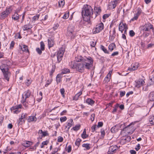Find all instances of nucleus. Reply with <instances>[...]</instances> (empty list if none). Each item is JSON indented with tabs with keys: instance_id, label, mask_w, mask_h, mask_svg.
<instances>
[{
	"instance_id": "nucleus-39",
	"label": "nucleus",
	"mask_w": 154,
	"mask_h": 154,
	"mask_svg": "<svg viewBox=\"0 0 154 154\" xmlns=\"http://www.w3.org/2000/svg\"><path fill=\"white\" fill-rule=\"evenodd\" d=\"M73 122L72 119H70L69 120V122L67 124V126L69 127V128H70L72 126V125L73 124Z\"/></svg>"
},
{
	"instance_id": "nucleus-6",
	"label": "nucleus",
	"mask_w": 154,
	"mask_h": 154,
	"mask_svg": "<svg viewBox=\"0 0 154 154\" xmlns=\"http://www.w3.org/2000/svg\"><path fill=\"white\" fill-rule=\"evenodd\" d=\"M22 106L21 104H19L11 107L10 109L11 112L14 114H17L20 112Z\"/></svg>"
},
{
	"instance_id": "nucleus-17",
	"label": "nucleus",
	"mask_w": 154,
	"mask_h": 154,
	"mask_svg": "<svg viewBox=\"0 0 154 154\" xmlns=\"http://www.w3.org/2000/svg\"><path fill=\"white\" fill-rule=\"evenodd\" d=\"M40 49L39 48V55L42 53V51H43L45 49V45L44 42L42 41L40 43Z\"/></svg>"
},
{
	"instance_id": "nucleus-52",
	"label": "nucleus",
	"mask_w": 154,
	"mask_h": 154,
	"mask_svg": "<svg viewBox=\"0 0 154 154\" xmlns=\"http://www.w3.org/2000/svg\"><path fill=\"white\" fill-rule=\"evenodd\" d=\"M67 119V118L66 116L61 117L60 119L61 122L65 121Z\"/></svg>"
},
{
	"instance_id": "nucleus-58",
	"label": "nucleus",
	"mask_w": 154,
	"mask_h": 154,
	"mask_svg": "<svg viewBox=\"0 0 154 154\" xmlns=\"http://www.w3.org/2000/svg\"><path fill=\"white\" fill-rule=\"evenodd\" d=\"M100 132L101 133V136L103 137L105 134L104 130L103 129H101Z\"/></svg>"
},
{
	"instance_id": "nucleus-27",
	"label": "nucleus",
	"mask_w": 154,
	"mask_h": 154,
	"mask_svg": "<svg viewBox=\"0 0 154 154\" xmlns=\"http://www.w3.org/2000/svg\"><path fill=\"white\" fill-rule=\"evenodd\" d=\"M12 9L11 6H9L6 8L5 11L8 15L12 11Z\"/></svg>"
},
{
	"instance_id": "nucleus-36",
	"label": "nucleus",
	"mask_w": 154,
	"mask_h": 154,
	"mask_svg": "<svg viewBox=\"0 0 154 154\" xmlns=\"http://www.w3.org/2000/svg\"><path fill=\"white\" fill-rule=\"evenodd\" d=\"M130 139L131 137H127L126 138H125L124 139H122L121 140V142L125 143L127 141H129L130 140Z\"/></svg>"
},
{
	"instance_id": "nucleus-63",
	"label": "nucleus",
	"mask_w": 154,
	"mask_h": 154,
	"mask_svg": "<svg viewBox=\"0 0 154 154\" xmlns=\"http://www.w3.org/2000/svg\"><path fill=\"white\" fill-rule=\"evenodd\" d=\"M110 15L109 14H105L103 15V19L105 20L109 17Z\"/></svg>"
},
{
	"instance_id": "nucleus-24",
	"label": "nucleus",
	"mask_w": 154,
	"mask_h": 154,
	"mask_svg": "<svg viewBox=\"0 0 154 154\" xmlns=\"http://www.w3.org/2000/svg\"><path fill=\"white\" fill-rule=\"evenodd\" d=\"M39 133L40 134H42V137H43L48 136L49 135V134L48 133V131L46 130L43 131L42 130H39Z\"/></svg>"
},
{
	"instance_id": "nucleus-3",
	"label": "nucleus",
	"mask_w": 154,
	"mask_h": 154,
	"mask_svg": "<svg viewBox=\"0 0 154 154\" xmlns=\"http://www.w3.org/2000/svg\"><path fill=\"white\" fill-rule=\"evenodd\" d=\"M6 64H2L0 66V69L2 73L7 72L9 71V66L10 65L11 62L9 60H6Z\"/></svg>"
},
{
	"instance_id": "nucleus-33",
	"label": "nucleus",
	"mask_w": 154,
	"mask_h": 154,
	"mask_svg": "<svg viewBox=\"0 0 154 154\" xmlns=\"http://www.w3.org/2000/svg\"><path fill=\"white\" fill-rule=\"evenodd\" d=\"M52 67L51 70L50 72V76L51 78H52L53 73L55 71L56 66L55 65H52Z\"/></svg>"
},
{
	"instance_id": "nucleus-13",
	"label": "nucleus",
	"mask_w": 154,
	"mask_h": 154,
	"mask_svg": "<svg viewBox=\"0 0 154 154\" xmlns=\"http://www.w3.org/2000/svg\"><path fill=\"white\" fill-rule=\"evenodd\" d=\"M31 94L29 90H27L25 92V94L24 97H25V99L24 98V97L23 96V100H22V101L24 102H25L26 100V99L27 98H29Z\"/></svg>"
},
{
	"instance_id": "nucleus-15",
	"label": "nucleus",
	"mask_w": 154,
	"mask_h": 154,
	"mask_svg": "<svg viewBox=\"0 0 154 154\" xmlns=\"http://www.w3.org/2000/svg\"><path fill=\"white\" fill-rule=\"evenodd\" d=\"M3 74L4 77V79L7 80L8 82L11 75V73L9 71H8L7 72L3 73Z\"/></svg>"
},
{
	"instance_id": "nucleus-43",
	"label": "nucleus",
	"mask_w": 154,
	"mask_h": 154,
	"mask_svg": "<svg viewBox=\"0 0 154 154\" xmlns=\"http://www.w3.org/2000/svg\"><path fill=\"white\" fill-rule=\"evenodd\" d=\"M137 68L138 67L137 66H133L132 67L129 68L128 69V70L131 71H133L137 69Z\"/></svg>"
},
{
	"instance_id": "nucleus-20",
	"label": "nucleus",
	"mask_w": 154,
	"mask_h": 154,
	"mask_svg": "<svg viewBox=\"0 0 154 154\" xmlns=\"http://www.w3.org/2000/svg\"><path fill=\"white\" fill-rule=\"evenodd\" d=\"M27 120L28 122L35 121L36 120V118L35 116H31L28 117Z\"/></svg>"
},
{
	"instance_id": "nucleus-2",
	"label": "nucleus",
	"mask_w": 154,
	"mask_h": 154,
	"mask_svg": "<svg viewBox=\"0 0 154 154\" xmlns=\"http://www.w3.org/2000/svg\"><path fill=\"white\" fill-rule=\"evenodd\" d=\"M82 15L84 20L86 22H89L91 18L93 17V11L92 7L89 5H84L81 12Z\"/></svg>"
},
{
	"instance_id": "nucleus-21",
	"label": "nucleus",
	"mask_w": 154,
	"mask_h": 154,
	"mask_svg": "<svg viewBox=\"0 0 154 154\" xmlns=\"http://www.w3.org/2000/svg\"><path fill=\"white\" fill-rule=\"evenodd\" d=\"M20 47L22 51L23 52H29L28 46L24 45H22Z\"/></svg>"
},
{
	"instance_id": "nucleus-32",
	"label": "nucleus",
	"mask_w": 154,
	"mask_h": 154,
	"mask_svg": "<svg viewBox=\"0 0 154 154\" xmlns=\"http://www.w3.org/2000/svg\"><path fill=\"white\" fill-rule=\"evenodd\" d=\"M101 49L105 54H109V51L107 50V49L103 45H100Z\"/></svg>"
},
{
	"instance_id": "nucleus-16",
	"label": "nucleus",
	"mask_w": 154,
	"mask_h": 154,
	"mask_svg": "<svg viewBox=\"0 0 154 154\" xmlns=\"http://www.w3.org/2000/svg\"><path fill=\"white\" fill-rule=\"evenodd\" d=\"M48 42L49 48H51L53 47L54 44V40L51 38H49L48 40Z\"/></svg>"
},
{
	"instance_id": "nucleus-54",
	"label": "nucleus",
	"mask_w": 154,
	"mask_h": 154,
	"mask_svg": "<svg viewBox=\"0 0 154 154\" xmlns=\"http://www.w3.org/2000/svg\"><path fill=\"white\" fill-rule=\"evenodd\" d=\"M58 151V149L57 147L54 148L53 150V152H51V154H55Z\"/></svg>"
},
{
	"instance_id": "nucleus-14",
	"label": "nucleus",
	"mask_w": 154,
	"mask_h": 154,
	"mask_svg": "<svg viewBox=\"0 0 154 154\" xmlns=\"http://www.w3.org/2000/svg\"><path fill=\"white\" fill-rule=\"evenodd\" d=\"M32 27V26L31 24L29 23L25 24L22 27V29L23 31H26L30 29Z\"/></svg>"
},
{
	"instance_id": "nucleus-31",
	"label": "nucleus",
	"mask_w": 154,
	"mask_h": 154,
	"mask_svg": "<svg viewBox=\"0 0 154 154\" xmlns=\"http://www.w3.org/2000/svg\"><path fill=\"white\" fill-rule=\"evenodd\" d=\"M83 139H85L88 137V135L86 134V129H84L83 131V132L82 134L81 135Z\"/></svg>"
},
{
	"instance_id": "nucleus-23",
	"label": "nucleus",
	"mask_w": 154,
	"mask_h": 154,
	"mask_svg": "<svg viewBox=\"0 0 154 154\" xmlns=\"http://www.w3.org/2000/svg\"><path fill=\"white\" fill-rule=\"evenodd\" d=\"M32 144V142L28 141H26L23 144L24 146L27 147H29Z\"/></svg>"
},
{
	"instance_id": "nucleus-48",
	"label": "nucleus",
	"mask_w": 154,
	"mask_h": 154,
	"mask_svg": "<svg viewBox=\"0 0 154 154\" xmlns=\"http://www.w3.org/2000/svg\"><path fill=\"white\" fill-rule=\"evenodd\" d=\"M60 93H61L62 95V96L63 97H64L65 95L64 94V93L65 92V90H64V88H62L60 90Z\"/></svg>"
},
{
	"instance_id": "nucleus-25",
	"label": "nucleus",
	"mask_w": 154,
	"mask_h": 154,
	"mask_svg": "<svg viewBox=\"0 0 154 154\" xmlns=\"http://www.w3.org/2000/svg\"><path fill=\"white\" fill-rule=\"evenodd\" d=\"M86 102L89 105H90L92 106L93 105L95 102V101L93 100L91 98H88L86 100Z\"/></svg>"
},
{
	"instance_id": "nucleus-26",
	"label": "nucleus",
	"mask_w": 154,
	"mask_h": 154,
	"mask_svg": "<svg viewBox=\"0 0 154 154\" xmlns=\"http://www.w3.org/2000/svg\"><path fill=\"white\" fill-rule=\"evenodd\" d=\"M145 83V82L143 80L141 79L138 81L137 82L136 87L137 88H139L141 86H143Z\"/></svg>"
},
{
	"instance_id": "nucleus-62",
	"label": "nucleus",
	"mask_w": 154,
	"mask_h": 154,
	"mask_svg": "<svg viewBox=\"0 0 154 154\" xmlns=\"http://www.w3.org/2000/svg\"><path fill=\"white\" fill-rule=\"evenodd\" d=\"M109 75H107L105 78L104 81L106 82H108L110 81V78H109Z\"/></svg>"
},
{
	"instance_id": "nucleus-49",
	"label": "nucleus",
	"mask_w": 154,
	"mask_h": 154,
	"mask_svg": "<svg viewBox=\"0 0 154 154\" xmlns=\"http://www.w3.org/2000/svg\"><path fill=\"white\" fill-rule=\"evenodd\" d=\"M97 125H94L92 126L91 127V129L92 132H94V131H95L97 128Z\"/></svg>"
},
{
	"instance_id": "nucleus-8",
	"label": "nucleus",
	"mask_w": 154,
	"mask_h": 154,
	"mask_svg": "<svg viewBox=\"0 0 154 154\" xmlns=\"http://www.w3.org/2000/svg\"><path fill=\"white\" fill-rule=\"evenodd\" d=\"M104 29L103 24L100 23L96 26L95 30L94 31V33L96 34L99 32Z\"/></svg>"
},
{
	"instance_id": "nucleus-1",
	"label": "nucleus",
	"mask_w": 154,
	"mask_h": 154,
	"mask_svg": "<svg viewBox=\"0 0 154 154\" xmlns=\"http://www.w3.org/2000/svg\"><path fill=\"white\" fill-rule=\"evenodd\" d=\"M90 59L89 61L84 62L82 63H79L73 64L72 66L73 69L75 68L76 70L82 73L84 72L85 69H89L93 66V60L92 58L89 57Z\"/></svg>"
},
{
	"instance_id": "nucleus-22",
	"label": "nucleus",
	"mask_w": 154,
	"mask_h": 154,
	"mask_svg": "<svg viewBox=\"0 0 154 154\" xmlns=\"http://www.w3.org/2000/svg\"><path fill=\"white\" fill-rule=\"evenodd\" d=\"M148 97L150 101H154V92H150L149 95Z\"/></svg>"
},
{
	"instance_id": "nucleus-9",
	"label": "nucleus",
	"mask_w": 154,
	"mask_h": 154,
	"mask_svg": "<svg viewBox=\"0 0 154 154\" xmlns=\"http://www.w3.org/2000/svg\"><path fill=\"white\" fill-rule=\"evenodd\" d=\"M27 114L26 113H22L21 114V117L19 118L17 120L18 123L19 125H21L23 123H24L25 121V118L27 116Z\"/></svg>"
},
{
	"instance_id": "nucleus-19",
	"label": "nucleus",
	"mask_w": 154,
	"mask_h": 154,
	"mask_svg": "<svg viewBox=\"0 0 154 154\" xmlns=\"http://www.w3.org/2000/svg\"><path fill=\"white\" fill-rule=\"evenodd\" d=\"M116 46L115 44L114 43H112L110 44L108 47L109 50L110 51L112 52L114 49L116 48Z\"/></svg>"
},
{
	"instance_id": "nucleus-5",
	"label": "nucleus",
	"mask_w": 154,
	"mask_h": 154,
	"mask_svg": "<svg viewBox=\"0 0 154 154\" xmlns=\"http://www.w3.org/2000/svg\"><path fill=\"white\" fill-rule=\"evenodd\" d=\"M150 29L154 30L153 25L149 23H147L141 27V29L144 31H149Z\"/></svg>"
},
{
	"instance_id": "nucleus-57",
	"label": "nucleus",
	"mask_w": 154,
	"mask_h": 154,
	"mask_svg": "<svg viewBox=\"0 0 154 154\" xmlns=\"http://www.w3.org/2000/svg\"><path fill=\"white\" fill-rule=\"evenodd\" d=\"M69 12H68L67 13H65L63 18L65 19H67L69 17Z\"/></svg>"
},
{
	"instance_id": "nucleus-53",
	"label": "nucleus",
	"mask_w": 154,
	"mask_h": 154,
	"mask_svg": "<svg viewBox=\"0 0 154 154\" xmlns=\"http://www.w3.org/2000/svg\"><path fill=\"white\" fill-rule=\"evenodd\" d=\"M42 18L41 19V20H45L47 19V17H48V16H47V15H45V14H42Z\"/></svg>"
},
{
	"instance_id": "nucleus-45",
	"label": "nucleus",
	"mask_w": 154,
	"mask_h": 154,
	"mask_svg": "<svg viewBox=\"0 0 154 154\" xmlns=\"http://www.w3.org/2000/svg\"><path fill=\"white\" fill-rule=\"evenodd\" d=\"M32 80L31 79H27L26 80L25 83L27 86L29 85L31 83Z\"/></svg>"
},
{
	"instance_id": "nucleus-35",
	"label": "nucleus",
	"mask_w": 154,
	"mask_h": 154,
	"mask_svg": "<svg viewBox=\"0 0 154 154\" xmlns=\"http://www.w3.org/2000/svg\"><path fill=\"white\" fill-rule=\"evenodd\" d=\"M90 144L89 143H84L82 145V146L86 148L87 150H89L90 149Z\"/></svg>"
},
{
	"instance_id": "nucleus-42",
	"label": "nucleus",
	"mask_w": 154,
	"mask_h": 154,
	"mask_svg": "<svg viewBox=\"0 0 154 154\" xmlns=\"http://www.w3.org/2000/svg\"><path fill=\"white\" fill-rule=\"evenodd\" d=\"M82 141V140L80 138H78L77 139L75 143V145L77 146L78 147L79 146L80 143Z\"/></svg>"
},
{
	"instance_id": "nucleus-46",
	"label": "nucleus",
	"mask_w": 154,
	"mask_h": 154,
	"mask_svg": "<svg viewBox=\"0 0 154 154\" xmlns=\"http://www.w3.org/2000/svg\"><path fill=\"white\" fill-rule=\"evenodd\" d=\"M65 4L64 0H60L59 2V5L60 7H63Z\"/></svg>"
},
{
	"instance_id": "nucleus-41",
	"label": "nucleus",
	"mask_w": 154,
	"mask_h": 154,
	"mask_svg": "<svg viewBox=\"0 0 154 154\" xmlns=\"http://www.w3.org/2000/svg\"><path fill=\"white\" fill-rule=\"evenodd\" d=\"M49 143V141L48 140H46L45 141L43 142L42 143V144L41 145V148H43L44 147V146L45 145H47Z\"/></svg>"
},
{
	"instance_id": "nucleus-28",
	"label": "nucleus",
	"mask_w": 154,
	"mask_h": 154,
	"mask_svg": "<svg viewBox=\"0 0 154 154\" xmlns=\"http://www.w3.org/2000/svg\"><path fill=\"white\" fill-rule=\"evenodd\" d=\"M117 125H116L111 128L110 131L112 133H115L118 131L119 129L117 127Z\"/></svg>"
},
{
	"instance_id": "nucleus-10",
	"label": "nucleus",
	"mask_w": 154,
	"mask_h": 154,
	"mask_svg": "<svg viewBox=\"0 0 154 154\" xmlns=\"http://www.w3.org/2000/svg\"><path fill=\"white\" fill-rule=\"evenodd\" d=\"M118 147L116 145L112 146H110L109 148V150L107 152L108 154H113V153L115 152Z\"/></svg>"
},
{
	"instance_id": "nucleus-29",
	"label": "nucleus",
	"mask_w": 154,
	"mask_h": 154,
	"mask_svg": "<svg viewBox=\"0 0 154 154\" xmlns=\"http://www.w3.org/2000/svg\"><path fill=\"white\" fill-rule=\"evenodd\" d=\"M63 55L57 53V61L56 62L59 63L62 60Z\"/></svg>"
},
{
	"instance_id": "nucleus-18",
	"label": "nucleus",
	"mask_w": 154,
	"mask_h": 154,
	"mask_svg": "<svg viewBox=\"0 0 154 154\" xmlns=\"http://www.w3.org/2000/svg\"><path fill=\"white\" fill-rule=\"evenodd\" d=\"M20 15L18 14V12L16 11L14 15L12 16V19L14 20H17L19 18Z\"/></svg>"
},
{
	"instance_id": "nucleus-55",
	"label": "nucleus",
	"mask_w": 154,
	"mask_h": 154,
	"mask_svg": "<svg viewBox=\"0 0 154 154\" xmlns=\"http://www.w3.org/2000/svg\"><path fill=\"white\" fill-rule=\"evenodd\" d=\"M96 42L95 41H91V46L92 47H95L96 44Z\"/></svg>"
},
{
	"instance_id": "nucleus-4",
	"label": "nucleus",
	"mask_w": 154,
	"mask_h": 154,
	"mask_svg": "<svg viewBox=\"0 0 154 154\" xmlns=\"http://www.w3.org/2000/svg\"><path fill=\"white\" fill-rule=\"evenodd\" d=\"M66 35L68 37L71 39H74L75 36V34L72 27L70 26L68 27Z\"/></svg>"
},
{
	"instance_id": "nucleus-59",
	"label": "nucleus",
	"mask_w": 154,
	"mask_h": 154,
	"mask_svg": "<svg viewBox=\"0 0 154 154\" xmlns=\"http://www.w3.org/2000/svg\"><path fill=\"white\" fill-rule=\"evenodd\" d=\"M138 17V16L136 14H134V17L131 19V21H134V20H137Z\"/></svg>"
},
{
	"instance_id": "nucleus-40",
	"label": "nucleus",
	"mask_w": 154,
	"mask_h": 154,
	"mask_svg": "<svg viewBox=\"0 0 154 154\" xmlns=\"http://www.w3.org/2000/svg\"><path fill=\"white\" fill-rule=\"evenodd\" d=\"M101 10L100 9V8H99L97 9V10L95 12V13H96L95 14V15L94 17V18H95L98 15H99L100 14V13L101 12Z\"/></svg>"
},
{
	"instance_id": "nucleus-34",
	"label": "nucleus",
	"mask_w": 154,
	"mask_h": 154,
	"mask_svg": "<svg viewBox=\"0 0 154 154\" xmlns=\"http://www.w3.org/2000/svg\"><path fill=\"white\" fill-rule=\"evenodd\" d=\"M65 51V49L64 48H61L59 49L57 53L63 55Z\"/></svg>"
},
{
	"instance_id": "nucleus-50",
	"label": "nucleus",
	"mask_w": 154,
	"mask_h": 154,
	"mask_svg": "<svg viewBox=\"0 0 154 154\" xmlns=\"http://www.w3.org/2000/svg\"><path fill=\"white\" fill-rule=\"evenodd\" d=\"M135 35V33L133 30H130L129 31V35L131 37H133Z\"/></svg>"
},
{
	"instance_id": "nucleus-38",
	"label": "nucleus",
	"mask_w": 154,
	"mask_h": 154,
	"mask_svg": "<svg viewBox=\"0 0 154 154\" xmlns=\"http://www.w3.org/2000/svg\"><path fill=\"white\" fill-rule=\"evenodd\" d=\"M15 44V42L14 41L11 42L9 47V49L10 50H12L13 49L14 47Z\"/></svg>"
},
{
	"instance_id": "nucleus-56",
	"label": "nucleus",
	"mask_w": 154,
	"mask_h": 154,
	"mask_svg": "<svg viewBox=\"0 0 154 154\" xmlns=\"http://www.w3.org/2000/svg\"><path fill=\"white\" fill-rule=\"evenodd\" d=\"M103 125V123L102 122H99L98 123L97 125V127L98 128L99 127H101Z\"/></svg>"
},
{
	"instance_id": "nucleus-11",
	"label": "nucleus",
	"mask_w": 154,
	"mask_h": 154,
	"mask_svg": "<svg viewBox=\"0 0 154 154\" xmlns=\"http://www.w3.org/2000/svg\"><path fill=\"white\" fill-rule=\"evenodd\" d=\"M133 124V123H131L129 125H127V126H125V125H124L121 124H117L118 126H117L119 130L120 129V128H123V129L122 130V131H126L127 129H128V128H129L130 126L132 125Z\"/></svg>"
},
{
	"instance_id": "nucleus-60",
	"label": "nucleus",
	"mask_w": 154,
	"mask_h": 154,
	"mask_svg": "<svg viewBox=\"0 0 154 154\" xmlns=\"http://www.w3.org/2000/svg\"><path fill=\"white\" fill-rule=\"evenodd\" d=\"M142 12V10H141L140 9H138L137 10V11L136 14L138 16H139V15L141 14Z\"/></svg>"
},
{
	"instance_id": "nucleus-12",
	"label": "nucleus",
	"mask_w": 154,
	"mask_h": 154,
	"mask_svg": "<svg viewBox=\"0 0 154 154\" xmlns=\"http://www.w3.org/2000/svg\"><path fill=\"white\" fill-rule=\"evenodd\" d=\"M116 29H115V28H114L113 29V31L112 32V34H111V31H110V32H109L110 35H109V40L110 41H112L114 40V38H115L116 37Z\"/></svg>"
},
{
	"instance_id": "nucleus-7",
	"label": "nucleus",
	"mask_w": 154,
	"mask_h": 154,
	"mask_svg": "<svg viewBox=\"0 0 154 154\" xmlns=\"http://www.w3.org/2000/svg\"><path fill=\"white\" fill-rule=\"evenodd\" d=\"M90 57H82L81 56H78L75 57V60L77 62H80L81 63L84 62L89 61L90 59Z\"/></svg>"
},
{
	"instance_id": "nucleus-37",
	"label": "nucleus",
	"mask_w": 154,
	"mask_h": 154,
	"mask_svg": "<svg viewBox=\"0 0 154 154\" xmlns=\"http://www.w3.org/2000/svg\"><path fill=\"white\" fill-rule=\"evenodd\" d=\"M69 72L70 70L69 69L67 68H64L63 70H62L61 73L62 74H65Z\"/></svg>"
},
{
	"instance_id": "nucleus-51",
	"label": "nucleus",
	"mask_w": 154,
	"mask_h": 154,
	"mask_svg": "<svg viewBox=\"0 0 154 154\" xmlns=\"http://www.w3.org/2000/svg\"><path fill=\"white\" fill-rule=\"evenodd\" d=\"M149 121L151 124L154 125V117H152L149 118Z\"/></svg>"
},
{
	"instance_id": "nucleus-64",
	"label": "nucleus",
	"mask_w": 154,
	"mask_h": 154,
	"mask_svg": "<svg viewBox=\"0 0 154 154\" xmlns=\"http://www.w3.org/2000/svg\"><path fill=\"white\" fill-rule=\"evenodd\" d=\"M154 83V78L150 79L149 84V85H153Z\"/></svg>"
},
{
	"instance_id": "nucleus-61",
	"label": "nucleus",
	"mask_w": 154,
	"mask_h": 154,
	"mask_svg": "<svg viewBox=\"0 0 154 154\" xmlns=\"http://www.w3.org/2000/svg\"><path fill=\"white\" fill-rule=\"evenodd\" d=\"M120 96L121 97H122L124 96L125 94V91H120Z\"/></svg>"
},
{
	"instance_id": "nucleus-47",
	"label": "nucleus",
	"mask_w": 154,
	"mask_h": 154,
	"mask_svg": "<svg viewBox=\"0 0 154 154\" xmlns=\"http://www.w3.org/2000/svg\"><path fill=\"white\" fill-rule=\"evenodd\" d=\"M38 15H36L34 16L32 18V22H35V21L38 20Z\"/></svg>"
},
{
	"instance_id": "nucleus-30",
	"label": "nucleus",
	"mask_w": 154,
	"mask_h": 154,
	"mask_svg": "<svg viewBox=\"0 0 154 154\" xmlns=\"http://www.w3.org/2000/svg\"><path fill=\"white\" fill-rule=\"evenodd\" d=\"M8 16V14L5 11L0 14V19H4Z\"/></svg>"
},
{
	"instance_id": "nucleus-44",
	"label": "nucleus",
	"mask_w": 154,
	"mask_h": 154,
	"mask_svg": "<svg viewBox=\"0 0 154 154\" xmlns=\"http://www.w3.org/2000/svg\"><path fill=\"white\" fill-rule=\"evenodd\" d=\"M80 126L81 125H75V127L73 128V130L75 131L78 130L80 129Z\"/></svg>"
}]
</instances>
